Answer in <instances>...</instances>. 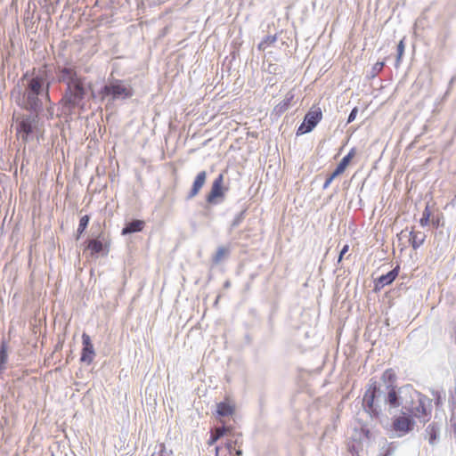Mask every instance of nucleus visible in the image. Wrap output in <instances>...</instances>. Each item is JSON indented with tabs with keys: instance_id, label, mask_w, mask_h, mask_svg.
Listing matches in <instances>:
<instances>
[{
	"instance_id": "nucleus-40",
	"label": "nucleus",
	"mask_w": 456,
	"mask_h": 456,
	"mask_svg": "<svg viewBox=\"0 0 456 456\" xmlns=\"http://www.w3.org/2000/svg\"><path fill=\"white\" fill-rule=\"evenodd\" d=\"M230 456H242V450L240 447H235L232 452H228Z\"/></svg>"
},
{
	"instance_id": "nucleus-7",
	"label": "nucleus",
	"mask_w": 456,
	"mask_h": 456,
	"mask_svg": "<svg viewBox=\"0 0 456 456\" xmlns=\"http://www.w3.org/2000/svg\"><path fill=\"white\" fill-rule=\"evenodd\" d=\"M381 398L383 399L381 385L377 382L372 383L362 396V407L363 414L372 418H380L382 413Z\"/></svg>"
},
{
	"instance_id": "nucleus-51",
	"label": "nucleus",
	"mask_w": 456,
	"mask_h": 456,
	"mask_svg": "<svg viewBox=\"0 0 456 456\" xmlns=\"http://www.w3.org/2000/svg\"><path fill=\"white\" fill-rule=\"evenodd\" d=\"M455 77H452L450 83H452L454 81Z\"/></svg>"
},
{
	"instance_id": "nucleus-36",
	"label": "nucleus",
	"mask_w": 456,
	"mask_h": 456,
	"mask_svg": "<svg viewBox=\"0 0 456 456\" xmlns=\"http://www.w3.org/2000/svg\"><path fill=\"white\" fill-rule=\"evenodd\" d=\"M64 340H65L64 339V336L59 334L58 335V341H57V343L54 346L53 353L61 351V349L63 347Z\"/></svg>"
},
{
	"instance_id": "nucleus-23",
	"label": "nucleus",
	"mask_w": 456,
	"mask_h": 456,
	"mask_svg": "<svg viewBox=\"0 0 456 456\" xmlns=\"http://www.w3.org/2000/svg\"><path fill=\"white\" fill-rule=\"evenodd\" d=\"M247 211H248V208H244L239 213H237L235 215V216L231 221V223H230V224H229V226L227 228V231H228L229 233H231L233 230L238 228L241 224V223L246 218Z\"/></svg>"
},
{
	"instance_id": "nucleus-43",
	"label": "nucleus",
	"mask_w": 456,
	"mask_h": 456,
	"mask_svg": "<svg viewBox=\"0 0 456 456\" xmlns=\"http://www.w3.org/2000/svg\"><path fill=\"white\" fill-rule=\"evenodd\" d=\"M26 27L29 28L30 24H33L32 18L28 16L24 19Z\"/></svg>"
},
{
	"instance_id": "nucleus-20",
	"label": "nucleus",
	"mask_w": 456,
	"mask_h": 456,
	"mask_svg": "<svg viewBox=\"0 0 456 456\" xmlns=\"http://www.w3.org/2000/svg\"><path fill=\"white\" fill-rule=\"evenodd\" d=\"M9 359V345L8 341L4 338L0 342V375L4 373L6 369V364Z\"/></svg>"
},
{
	"instance_id": "nucleus-32",
	"label": "nucleus",
	"mask_w": 456,
	"mask_h": 456,
	"mask_svg": "<svg viewBox=\"0 0 456 456\" xmlns=\"http://www.w3.org/2000/svg\"><path fill=\"white\" fill-rule=\"evenodd\" d=\"M159 449L157 452V455H155V453H153L151 456H174V452L173 450H167L165 444H160L159 445Z\"/></svg>"
},
{
	"instance_id": "nucleus-39",
	"label": "nucleus",
	"mask_w": 456,
	"mask_h": 456,
	"mask_svg": "<svg viewBox=\"0 0 456 456\" xmlns=\"http://www.w3.org/2000/svg\"><path fill=\"white\" fill-rule=\"evenodd\" d=\"M434 216V215H432V212H431V210H430V208H429V205H428V204H427V205H426L425 209H424V210H423V212H422V216H423V217H427V218H428L429 220H431V218H432V216Z\"/></svg>"
},
{
	"instance_id": "nucleus-46",
	"label": "nucleus",
	"mask_w": 456,
	"mask_h": 456,
	"mask_svg": "<svg viewBox=\"0 0 456 456\" xmlns=\"http://www.w3.org/2000/svg\"><path fill=\"white\" fill-rule=\"evenodd\" d=\"M231 287V282L230 281H225L224 283V289H228Z\"/></svg>"
},
{
	"instance_id": "nucleus-48",
	"label": "nucleus",
	"mask_w": 456,
	"mask_h": 456,
	"mask_svg": "<svg viewBox=\"0 0 456 456\" xmlns=\"http://www.w3.org/2000/svg\"><path fill=\"white\" fill-rule=\"evenodd\" d=\"M385 325H386V326H389V325H390V324H389V319H388V318H387V319L385 320Z\"/></svg>"
},
{
	"instance_id": "nucleus-21",
	"label": "nucleus",
	"mask_w": 456,
	"mask_h": 456,
	"mask_svg": "<svg viewBox=\"0 0 456 456\" xmlns=\"http://www.w3.org/2000/svg\"><path fill=\"white\" fill-rule=\"evenodd\" d=\"M379 452L377 456H393L397 449L395 442L388 443L387 439L379 442Z\"/></svg>"
},
{
	"instance_id": "nucleus-8",
	"label": "nucleus",
	"mask_w": 456,
	"mask_h": 456,
	"mask_svg": "<svg viewBox=\"0 0 456 456\" xmlns=\"http://www.w3.org/2000/svg\"><path fill=\"white\" fill-rule=\"evenodd\" d=\"M322 118V111L317 105H313L305 114L303 121L296 130V135L301 136L303 134L312 132Z\"/></svg>"
},
{
	"instance_id": "nucleus-41",
	"label": "nucleus",
	"mask_w": 456,
	"mask_h": 456,
	"mask_svg": "<svg viewBox=\"0 0 456 456\" xmlns=\"http://www.w3.org/2000/svg\"><path fill=\"white\" fill-rule=\"evenodd\" d=\"M419 222L420 226L426 227L430 224L431 220H429L427 217L421 216Z\"/></svg>"
},
{
	"instance_id": "nucleus-27",
	"label": "nucleus",
	"mask_w": 456,
	"mask_h": 456,
	"mask_svg": "<svg viewBox=\"0 0 456 456\" xmlns=\"http://www.w3.org/2000/svg\"><path fill=\"white\" fill-rule=\"evenodd\" d=\"M225 441L222 444V445H216L215 447L216 456H218L219 451L222 449V446H224L228 452H232V450L236 447L235 444H233L232 438L231 436H225Z\"/></svg>"
},
{
	"instance_id": "nucleus-15",
	"label": "nucleus",
	"mask_w": 456,
	"mask_h": 456,
	"mask_svg": "<svg viewBox=\"0 0 456 456\" xmlns=\"http://www.w3.org/2000/svg\"><path fill=\"white\" fill-rule=\"evenodd\" d=\"M216 417L221 422L223 418L232 417L235 414V404L229 399H224L216 404Z\"/></svg>"
},
{
	"instance_id": "nucleus-18",
	"label": "nucleus",
	"mask_w": 456,
	"mask_h": 456,
	"mask_svg": "<svg viewBox=\"0 0 456 456\" xmlns=\"http://www.w3.org/2000/svg\"><path fill=\"white\" fill-rule=\"evenodd\" d=\"M441 426L437 422H431L425 429V437L428 440V444L432 446L436 445L440 441Z\"/></svg>"
},
{
	"instance_id": "nucleus-29",
	"label": "nucleus",
	"mask_w": 456,
	"mask_h": 456,
	"mask_svg": "<svg viewBox=\"0 0 456 456\" xmlns=\"http://www.w3.org/2000/svg\"><path fill=\"white\" fill-rule=\"evenodd\" d=\"M432 395L434 396V402L436 407L443 404V401L445 398V393L439 390H432Z\"/></svg>"
},
{
	"instance_id": "nucleus-5",
	"label": "nucleus",
	"mask_w": 456,
	"mask_h": 456,
	"mask_svg": "<svg viewBox=\"0 0 456 456\" xmlns=\"http://www.w3.org/2000/svg\"><path fill=\"white\" fill-rule=\"evenodd\" d=\"M94 229V226L93 225L90 235H88L81 246L84 247L85 252H89L91 258L105 257L108 256L110 248L109 235L103 229H101L100 225H98V231Z\"/></svg>"
},
{
	"instance_id": "nucleus-10",
	"label": "nucleus",
	"mask_w": 456,
	"mask_h": 456,
	"mask_svg": "<svg viewBox=\"0 0 456 456\" xmlns=\"http://www.w3.org/2000/svg\"><path fill=\"white\" fill-rule=\"evenodd\" d=\"M381 379L384 383V387H381V392L383 393V403L386 404V397L388 393H395V395L401 392L402 389L408 387H411L412 390H416L413 385L405 384L401 387H397L395 385L396 375L394 370L387 369L386 370L381 377Z\"/></svg>"
},
{
	"instance_id": "nucleus-35",
	"label": "nucleus",
	"mask_w": 456,
	"mask_h": 456,
	"mask_svg": "<svg viewBox=\"0 0 456 456\" xmlns=\"http://www.w3.org/2000/svg\"><path fill=\"white\" fill-rule=\"evenodd\" d=\"M263 42L267 45V47L277 41V35H266L263 37Z\"/></svg>"
},
{
	"instance_id": "nucleus-6",
	"label": "nucleus",
	"mask_w": 456,
	"mask_h": 456,
	"mask_svg": "<svg viewBox=\"0 0 456 456\" xmlns=\"http://www.w3.org/2000/svg\"><path fill=\"white\" fill-rule=\"evenodd\" d=\"M374 439L370 424L361 422V426L355 425L350 441L347 444V450L352 456H360V452L364 446L369 447Z\"/></svg>"
},
{
	"instance_id": "nucleus-34",
	"label": "nucleus",
	"mask_w": 456,
	"mask_h": 456,
	"mask_svg": "<svg viewBox=\"0 0 456 456\" xmlns=\"http://www.w3.org/2000/svg\"><path fill=\"white\" fill-rule=\"evenodd\" d=\"M348 250H349V245L347 243H346L339 251V254H338V259H337V265L341 264V262L343 261L344 256L348 252Z\"/></svg>"
},
{
	"instance_id": "nucleus-44",
	"label": "nucleus",
	"mask_w": 456,
	"mask_h": 456,
	"mask_svg": "<svg viewBox=\"0 0 456 456\" xmlns=\"http://www.w3.org/2000/svg\"><path fill=\"white\" fill-rule=\"evenodd\" d=\"M245 340H246L247 344H250L252 342L251 336L249 334H246Z\"/></svg>"
},
{
	"instance_id": "nucleus-24",
	"label": "nucleus",
	"mask_w": 456,
	"mask_h": 456,
	"mask_svg": "<svg viewBox=\"0 0 456 456\" xmlns=\"http://www.w3.org/2000/svg\"><path fill=\"white\" fill-rule=\"evenodd\" d=\"M89 222H90V216L89 215H85V216L80 217L79 223H78V226H77V232L75 234V240L77 241L79 240L84 236V234L86 233V229H87L88 224H89Z\"/></svg>"
},
{
	"instance_id": "nucleus-9",
	"label": "nucleus",
	"mask_w": 456,
	"mask_h": 456,
	"mask_svg": "<svg viewBox=\"0 0 456 456\" xmlns=\"http://www.w3.org/2000/svg\"><path fill=\"white\" fill-rule=\"evenodd\" d=\"M356 155L357 149L355 147L351 148L347 154L345 155L338 163L334 170L326 175L325 181L322 184V190L328 189L335 178L345 173Z\"/></svg>"
},
{
	"instance_id": "nucleus-49",
	"label": "nucleus",
	"mask_w": 456,
	"mask_h": 456,
	"mask_svg": "<svg viewBox=\"0 0 456 456\" xmlns=\"http://www.w3.org/2000/svg\"><path fill=\"white\" fill-rule=\"evenodd\" d=\"M256 275V274H255V273L251 274V275H250V280H251V281H253V280L255 279Z\"/></svg>"
},
{
	"instance_id": "nucleus-13",
	"label": "nucleus",
	"mask_w": 456,
	"mask_h": 456,
	"mask_svg": "<svg viewBox=\"0 0 456 456\" xmlns=\"http://www.w3.org/2000/svg\"><path fill=\"white\" fill-rule=\"evenodd\" d=\"M208 179V173L205 170L200 171L194 177L192 183L185 195V200L189 201L198 196L205 186Z\"/></svg>"
},
{
	"instance_id": "nucleus-3",
	"label": "nucleus",
	"mask_w": 456,
	"mask_h": 456,
	"mask_svg": "<svg viewBox=\"0 0 456 456\" xmlns=\"http://www.w3.org/2000/svg\"><path fill=\"white\" fill-rule=\"evenodd\" d=\"M385 410L392 415L390 432L395 437L410 434L416 425V419H429L432 412V400L418 390L406 387L395 395L388 393Z\"/></svg>"
},
{
	"instance_id": "nucleus-19",
	"label": "nucleus",
	"mask_w": 456,
	"mask_h": 456,
	"mask_svg": "<svg viewBox=\"0 0 456 456\" xmlns=\"http://www.w3.org/2000/svg\"><path fill=\"white\" fill-rule=\"evenodd\" d=\"M426 234L419 231L412 230L409 233V243L414 250L422 246L426 240Z\"/></svg>"
},
{
	"instance_id": "nucleus-38",
	"label": "nucleus",
	"mask_w": 456,
	"mask_h": 456,
	"mask_svg": "<svg viewBox=\"0 0 456 456\" xmlns=\"http://www.w3.org/2000/svg\"><path fill=\"white\" fill-rule=\"evenodd\" d=\"M450 422H451V426H452L454 436L456 437V406L452 410V417H451Z\"/></svg>"
},
{
	"instance_id": "nucleus-14",
	"label": "nucleus",
	"mask_w": 456,
	"mask_h": 456,
	"mask_svg": "<svg viewBox=\"0 0 456 456\" xmlns=\"http://www.w3.org/2000/svg\"><path fill=\"white\" fill-rule=\"evenodd\" d=\"M295 94L289 91L285 98L280 102L271 111L270 117L272 120H277L284 112H286L294 103Z\"/></svg>"
},
{
	"instance_id": "nucleus-45",
	"label": "nucleus",
	"mask_w": 456,
	"mask_h": 456,
	"mask_svg": "<svg viewBox=\"0 0 456 456\" xmlns=\"http://www.w3.org/2000/svg\"><path fill=\"white\" fill-rule=\"evenodd\" d=\"M220 297H221V295H220V294L216 296V299H215V301H214V304H213V305H214L215 307H216V306L218 305V302H219Z\"/></svg>"
},
{
	"instance_id": "nucleus-52",
	"label": "nucleus",
	"mask_w": 456,
	"mask_h": 456,
	"mask_svg": "<svg viewBox=\"0 0 456 456\" xmlns=\"http://www.w3.org/2000/svg\"><path fill=\"white\" fill-rule=\"evenodd\" d=\"M323 142H324V141H320L319 145H321V144H322V143H323ZM319 147H320V146H318V148H319Z\"/></svg>"
},
{
	"instance_id": "nucleus-25",
	"label": "nucleus",
	"mask_w": 456,
	"mask_h": 456,
	"mask_svg": "<svg viewBox=\"0 0 456 456\" xmlns=\"http://www.w3.org/2000/svg\"><path fill=\"white\" fill-rule=\"evenodd\" d=\"M379 418H372L371 416H368L367 414H363V411L357 414L355 418V422L357 426H361V422H364L366 424H370V429H373Z\"/></svg>"
},
{
	"instance_id": "nucleus-17",
	"label": "nucleus",
	"mask_w": 456,
	"mask_h": 456,
	"mask_svg": "<svg viewBox=\"0 0 456 456\" xmlns=\"http://www.w3.org/2000/svg\"><path fill=\"white\" fill-rule=\"evenodd\" d=\"M145 226V222L142 219L132 218L126 220L121 230L122 236L132 235L134 233L141 232Z\"/></svg>"
},
{
	"instance_id": "nucleus-33",
	"label": "nucleus",
	"mask_w": 456,
	"mask_h": 456,
	"mask_svg": "<svg viewBox=\"0 0 456 456\" xmlns=\"http://www.w3.org/2000/svg\"><path fill=\"white\" fill-rule=\"evenodd\" d=\"M282 70H283L282 67L276 63H270L268 65V69H267V71L270 74H273V75L281 74L282 72Z\"/></svg>"
},
{
	"instance_id": "nucleus-28",
	"label": "nucleus",
	"mask_w": 456,
	"mask_h": 456,
	"mask_svg": "<svg viewBox=\"0 0 456 456\" xmlns=\"http://www.w3.org/2000/svg\"><path fill=\"white\" fill-rule=\"evenodd\" d=\"M387 59L378 61L372 67L370 74L367 75L369 78H374L378 73L385 67Z\"/></svg>"
},
{
	"instance_id": "nucleus-22",
	"label": "nucleus",
	"mask_w": 456,
	"mask_h": 456,
	"mask_svg": "<svg viewBox=\"0 0 456 456\" xmlns=\"http://www.w3.org/2000/svg\"><path fill=\"white\" fill-rule=\"evenodd\" d=\"M231 248L229 246H220L216 248V253L212 256L211 261L213 265H217L224 258L229 257Z\"/></svg>"
},
{
	"instance_id": "nucleus-4",
	"label": "nucleus",
	"mask_w": 456,
	"mask_h": 456,
	"mask_svg": "<svg viewBox=\"0 0 456 456\" xmlns=\"http://www.w3.org/2000/svg\"><path fill=\"white\" fill-rule=\"evenodd\" d=\"M226 170L220 172L211 182L209 190L204 195V200L200 203L201 216L214 219L213 208L225 202L230 191V180L225 181Z\"/></svg>"
},
{
	"instance_id": "nucleus-1",
	"label": "nucleus",
	"mask_w": 456,
	"mask_h": 456,
	"mask_svg": "<svg viewBox=\"0 0 456 456\" xmlns=\"http://www.w3.org/2000/svg\"><path fill=\"white\" fill-rule=\"evenodd\" d=\"M56 77L60 83L66 86L61 99L62 112L66 117L85 112L90 100L98 99L105 104L107 110H112L117 104L125 103L134 94L130 80L113 77H108L96 93L93 82L78 74L73 66L59 67Z\"/></svg>"
},
{
	"instance_id": "nucleus-11",
	"label": "nucleus",
	"mask_w": 456,
	"mask_h": 456,
	"mask_svg": "<svg viewBox=\"0 0 456 456\" xmlns=\"http://www.w3.org/2000/svg\"><path fill=\"white\" fill-rule=\"evenodd\" d=\"M95 355L96 353L91 337L86 332H83L80 362L90 365L94 362Z\"/></svg>"
},
{
	"instance_id": "nucleus-47",
	"label": "nucleus",
	"mask_w": 456,
	"mask_h": 456,
	"mask_svg": "<svg viewBox=\"0 0 456 456\" xmlns=\"http://www.w3.org/2000/svg\"><path fill=\"white\" fill-rule=\"evenodd\" d=\"M69 358H73L72 352L70 351L69 354L67 356V362H69Z\"/></svg>"
},
{
	"instance_id": "nucleus-30",
	"label": "nucleus",
	"mask_w": 456,
	"mask_h": 456,
	"mask_svg": "<svg viewBox=\"0 0 456 456\" xmlns=\"http://www.w3.org/2000/svg\"><path fill=\"white\" fill-rule=\"evenodd\" d=\"M430 223L436 228L443 227L444 225V219L443 213H438L436 215H434L431 218Z\"/></svg>"
},
{
	"instance_id": "nucleus-16",
	"label": "nucleus",
	"mask_w": 456,
	"mask_h": 456,
	"mask_svg": "<svg viewBox=\"0 0 456 456\" xmlns=\"http://www.w3.org/2000/svg\"><path fill=\"white\" fill-rule=\"evenodd\" d=\"M232 431V425L221 422L220 426L216 427L215 430L210 434L208 440V445H214L218 440L229 436Z\"/></svg>"
},
{
	"instance_id": "nucleus-12",
	"label": "nucleus",
	"mask_w": 456,
	"mask_h": 456,
	"mask_svg": "<svg viewBox=\"0 0 456 456\" xmlns=\"http://www.w3.org/2000/svg\"><path fill=\"white\" fill-rule=\"evenodd\" d=\"M399 273L400 264H396V265L392 270L374 279L373 290L378 292L380 291L386 286L392 284L399 275Z\"/></svg>"
},
{
	"instance_id": "nucleus-42",
	"label": "nucleus",
	"mask_w": 456,
	"mask_h": 456,
	"mask_svg": "<svg viewBox=\"0 0 456 456\" xmlns=\"http://www.w3.org/2000/svg\"><path fill=\"white\" fill-rule=\"evenodd\" d=\"M266 47L267 45L263 42V40H261L260 43L257 45V49L259 51H265Z\"/></svg>"
},
{
	"instance_id": "nucleus-37",
	"label": "nucleus",
	"mask_w": 456,
	"mask_h": 456,
	"mask_svg": "<svg viewBox=\"0 0 456 456\" xmlns=\"http://www.w3.org/2000/svg\"><path fill=\"white\" fill-rule=\"evenodd\" d=\"M358 111H359V109H358L357 106L354 107L351 110V111H350V113H349V115L347 117L346 124L352 123L356 118Z\"/></svg>"
},
{
	"instance_id": "nucleus-2",
	"label": "nucleus",
	"mask_w": 456,
	"mask_h": 456,
	"mask_svg": "<svg viewBox=\"0 0 456 456\" xmlns=\"http://www.w3.org/2000/svg\"><path fill=\"white\" fill-rule=\"evenodd\" d=\"M17 85L18 105L28 111L23 116L21 126L31 136L38 137L45 126V118L52 119L54 116L55 104L50 99V84L40 75L26 72Z\"/></svg>"
},
{
	"instance_id": "nucleus-31",
	"label": "nucleus",
	"mask_w": 456,
	"mask_h": 456,
	"mask_svg": "<svg viewBox=\"0 0 456 456\" xmlns=\"http://www.w3.org/2000/svg\"><path fill=\"white\" fill-rule=\"evenodd\" d=\"M228 436L232 438L233 444H235L236 447H240V445L243 444L242 434L236 432L233 427L232 433Z\"/></svg>"
},
{
	"instance_id": "nucleus-26",
	"label": "nucleus",
	"mask_w": 456,
	"mask_h": 456,
	"mask_svg": "<svg viewBox=\"0 0 456 456\" xmlns=\"http://www.w3.org/2000/svg\"><path fill=\"white\" fill-rule=\"evenodd\" d=\"M404 52H405V43H404V40L402 39L396 45V56H395V68H397L400 65V63L403 60V57L404 55Z\"/></svg>"
},
{
	"instance_id": "nucleus-50",
	"label": "nucleus",
	"mask_w": 456,
	"mask_h": 456,
	"mask_svg": "<svg viewBox=\"0 0 456 456\" xmlns=\"http://www.w3.org/2000/svg\"><path fill=\"white\" fill-rule=\"evenodd\" d=\"M242 232H243V231H239V232H238L239 238H240V237H241Z\"/></svg>"
}]
</instances>
